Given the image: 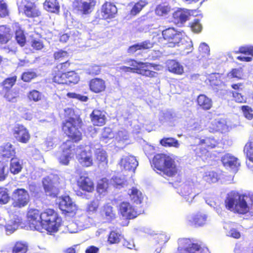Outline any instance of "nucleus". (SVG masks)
<instances>
[{
	"label": "nucleus",
	"instance_id": "nucleus-1",
	"mask_svg": "<svg viewBox=\"0 0 253 253\" xmlns=\"http://www.w3.org/2000/svg\"><path fill=\"white\" fill-rule=\"evenodd\" d=\"M27 218L31 229L42 232L44 229L49 233L56 232L61 221V218L51 209H47L41 213L37 209H30Z\"/></svg>",
	"mask_w": 253,
	"mask_h": 253
},
{
	"label": "nucleus",
	"instance_id": "nucleus-2",
	"mask_svg": "<svg viewBox=\"0 0 253 253\" xmlns=\"http://www.w3.org/2000/svg\"><path fill=\"white\" fill-rule=\"evenodd\" d=\"M225 203L226 208L232 211L240 214L250 211L253 214V196L231 192L227 194Z\"/></svg>",
	"mask_w": 253,
	"mask_h": 253
},
{
	"label": "nucleus",
	"instance_id": "nucleus-3",
	"mask_svg": "<svg viewBox=\"0 0 253 253\" xmlns=\"http://www.w3.org/2000/svg\"><path fill=\"white\" fill-rule=\"evenodd\" d=\"M155 170L160 171V174L172 177L175 175L178 171L174 158L165 154H158L156 155L152 164Z\"/></svg>",
	"mask_w": 253,
	"mask_h": 253
},
{
	"label": "nucleus",
	"instance_id": "nucleus-4",
	"mask_svg": "<svg viewBox=\"0 0 253 253\" xmlns=\"http://www.w3.org/2000/svg\"><path fill=\"white\" fill-rule=\"evenodd\" d=\"M81 123L80 119L70 117L63 124L62 129L64 133L75 142L82 139V133L79 130Z\"/></svg>",
	"mask_w": 253,
	"mask_h": 253
},
{
	"label": "nucleus",
	"instance_id": "nucleus-5",
	"mask_svg": "<svg viewBox=\"0 0 253 253\" xmlns=\"http://www.w3.org/2000/svg\"><path fill=\"white\" fill-rule=\"evenodd\" d=\"M124 62L131 66V68H135V69L132 70V73H136L150 78L155 77L157 75L156 72L150 70L152 67L151 64L137 62L131 59H126Z\"/></svg>",
	"mask_w": 253,
	"mask_h": 253
},
{
	"label": "nucleus",
	"instance_id": "nucleus-6",
	"mask_svg": "<svg viewBox=\"0 0 253 253\" xmlns=\"http://www.w3.org/2000/svg\"><path fill=\"white\" fill-rule=\"evenodd\" d=\"M75 145L73 141L67 140L61 145L62 152L57 155L59 163L64 165H68L70 160L75 154Z\"/></svg>",
	"mask_w": 253,
	"mask_h": 253
},
{
	"label": "nucleus",
	"instance_id": "nucleus-7",
	"mask_svg": "<svg viewBox=\"0 0 253 253\" xmlns=\"http://www.w3.org/2000/svg\"><path fill=\"white\" fill-rule=\"evenodd\" d=\"M200 190L193 181H188L182 184L179 188L178 193L187 202L191 203L196 196L198 194Z\"/></svg>",
	"mask_w": 253,
	"mask_h": 253
},
{
	"label": "nucleus",
	"instance_id": "nucleus-8",
	"mask_svg": "<svg viewBox=\"0 0 253 253\" xmlns=\"http://www.w3.org/2000/svg\"><path fill=\"white\" fill-rule=\"evenodd\" d=\"M217 143L216 140L213 137H207L204 139L199 140L198 145H192V149L195 152V154L201 158L203 160L206 158L208 151L204 147L207 148H212L215 147Z\"/></svg>",
	"mask_w": 253,
	"mask_h": 253
},
{
	"label": "nucleus",
	"instance_id": "nucleus-9",
	"mask_svg": "<svg viewBox=\"0 0 253 253\" xmlns=\"http://www.w3.org/2000/svg\"><path fill=\"white\" fill-rule=\"evenodd\" d=\"M75 154L79 162L84 167H88L92 165L90 148L87 145H80L75 148Z\"/></svg>",
	"mask_w": 253,
	"mask_h": 253
},
{
	"label": "nucleus",
	"instance_id": "nucleus-10",
	"mask_svg": "<svg viewBox=\"0 0 253 253\" xmlns=\"http://www.w3.org/2000/svg\"><path fill=\"white\" fill-rule=\"evenodd\" d=\"M178 243L177 253H200L202 250L200 245L194 243L189 239H180Z\"/></svg>",
	"mask_w": 253,
	"mask_h": 253
},
{
	"label": "nucleus",
	"instance_id": "nucleus-11",
	"mask_svg": "<svg viewBox=\"0 0 253 253\" xmlns=\"http://www.w3.org/2000/svg\"><path fill=\"white\" fill-rule=\"evenodd\" d=\"M184 33L177 31L173 28H169L163 31L162 36L168 46L171 47H176L177 42L180 41Z\"/></svg>",
	"mask_w": 253,
	"mask_h": 253
},
{
	"label": "nucleus",
	"instance_id": "nucleus-12",
	"mask_svg": "<svg viewBox=\"0 0 253 253\" xmlns=\"http://www.w3.org/2000/svg\"><path fill=\"white\" fill-rule=\"evenodd\" d=\"M12 205L14 207L22 208L26 206L29 201L28 192L23 188L15 190L12 194Z\"/></svg>",
	"mask_w": 253,
	"mask_h": 253
},
{
	"label": "nucleus",
	"instance_id": "nucleus-13",
	"mask_svg": "<svg viewBox=\"0 0 253 253\" xmlns=\"http://www.w3.org/2000/svg\"><path fill=\"white\" fill-rule=\"evenodd\" d=\"M17 4L19 11H23L28 17H37L41 13L35 4L27 0H21L17 2Z\"/></svg>",
	"mask_w": 253,
	"mask_h": 253
},
{
	"label": "nucleus",
	"instance_id": "nucleus-14",
	"mask_svg": "<svg viewBox=\"0 0 253 253\" xmlns=\"http://www.w3.org/2000/svg\"><path fill=\"white\" fill-rule=\"evenodd\" d=\"M13 134L15 138L19 142L27 143L30 138V135L27 128L19 124H16L13 128Z\"/></svg>",
	"mask_w": 253,
	"mask_h": 253
},
{
	"label": "nucleus",
	"instance_id": "nucleus-15",
	"mask_svg": "<svg viewBox=\"0 0 253 253\" xmlns=\"http://www.w3.org/2000/svg\"><path fill=\"white\" fill-rule=\"evenodd\" d=\"M208 216L207 214L198 212L195 214L189 215L187 217L188 224L196 227L204 226L207 221Z\"/></svg>",
	"mask_w": 253,
	"mask_h": 253
},
{
	"label": "nucleus",
	"instance_id": "nucleus-16",
	"mask_svg": "<svg viewBox=\"0 0 253 253\" xmlns=\"http://www.w3.org/2000/svg\"><path fill=\"white\" fill-rule=\"evenodd\" d=\"M210 132L220 131L221 133L228 132L231 127L228 125L227 121L223 119H216L212 121L208 127Z\"/></svg>",
	"mask_w": 253,
	"mask_h": 253
},
{
	"label": "nucleus",
	"instance_id": "nucleus-17",
	"mask_svg": "<svg viewBox=\"0 0 253 253\" xmlns=\"http://www.w3.org/2000/svg\"><path fill=\"white\" fill-rule=\"evenodd\" d=\"M119 164L121 168L126 170L134 171L138 165V163L134 156L129 155L123 156Z\"/></svg>",
	"mask_w": 253,
	"mask_h": 253
},
{
	"label": "nucleus",
	"instance_id": "nucleus-18",
	"mask_svg": "<svg viewBox=\"0 0 253 253\" xmlns=\"http://www.w3.org/2000/svg\"><path fill=\"white\" fill-rule=\"evenodd\" d=\"M60 209L66 212L75 213L77 207L69 196H62L59 202Z\"/></svg>",
	"mask_w": 253,
	"mask_h": 253
},
{
	"label": "nucleus",
	"instance_id": "nucleus-19",
	"mask_svg": "<svg viewBox=\"0 0 253 253\" xmlns=\"http://www.w3.org/2000/svg\"><path fill=\"white\" fill-rule=\"evenodd\" d=\"M94 4V0H74L73 2L74 7L84 14L90 13Z\"/></svg>",
	"mask_w": 253,
	"mask_h": 253
},
{
	"label": "nucleus",
	"instance_id": "nucleus-20",
	"mask_svg": "<svg viewBox=\"0 0 253 253\" xmlns=\"http://www.w3.org/2000/svg\"><path fill=\"white\" fill-rule=\"evenodd\" d=\"M221 161L225 168L232 169L233 172H236L240 166L238 159L230 154H226L223 156Z\"/></svg>",
	"mask_w": 253,
	"mask_h": 253
},
{
	"label": "nucleus",
	"instance_id": "nucleus-21",
	"mask_svg": "<svg viewBox=\"0 0 253 253\" xmlns=\"http://www.w3.org/2000/svg\"><path fill=\"white\" fill-rule=\"evenodd\" d=\"M193 14V10L178 8L173 13L172 16L175 23L183 24L188 20L190 16Z\"/></svg>",
	"mask_w": 253,
	"mask_h": 253
},
{
	"label": "nucleus",
	"instance_id": "nucleus-22",
	"mask_svg": "<svg viewBox=\"0 0 253 253\" xmlns=\"http://www.w3.org/2000/svg\"><path fill=\"white\" fill-rule=\"evenodd\" d=\"M120 211L123 216L129 219L134 218L138 215L133 207L126 202H123L120 204Z\"/></svg>",
	"mask_w": 253,
	"mask_h": 253
},
{
	"label": "nucleus",
	"instance_id": "nucleus-23",
	"mask_svg": "<svg viewBox=\"0 0 253 253\" xmlns=\"http://www.w3.org/2000/svg\"><path fill=\"white\" fill-rule=\"evenodd\" d=\"M69 63L66 61L60 64L57 66V69L59 70L58 72L53 77V81L54 82L59 84H67V73H62L65 69L69 66Z\"/></svg>",
	"mask_w": 253,
	"mask_h": 253
},
{
	"label": "nucleus",
	"instance_id": "nucleus-24",
	"mask_svg": "<svg viewBox=\"0 0 253 253\" xmlns=\"http://www.w3.org/2000/svg\"><path fill=\"white\" fill-rule=\"evenodd\" d=\"M52 175L48 176L44 178L42 184L46 195L54 197L58 194V190L52 181Z\"/></svg>",
	"mask_w": 253,
	"mask_h": 253
},
{
	"label": "nucleus",
	"instance_id": "nucleus-25",
	"mask_svg": "<svg viewBox=\"0 0 253 253\" xmlns=\"http://www.w3.org/2000/svg\"><path fill=\"white\" fill-rule=\"evenodd\" d=\"M117 12L116 6L110 2L104 3L101 8V18L104 19L114 18Z\"/></svg>",
	"mask_w": 253,
	"mask_h": 253
},
{
	"label": "nucleus",
	"instance_id": "nucleus-26",
	"mask_svg": "<svg viewBox=\"0 0 253 253\" xmlns=\"http://www.w3.org/2000/svg\"><path fill=\"white\" fill-rule=\"evenodd\" d=\"M105 112L98 109L94 110L90 114L91 121L94 126H102L106 122Z\"/></svg>",
	"mask_w": 253,
	"mask_h": 253
},
{
	"label": "nucleus",
	"instance_id": "nucleus-27",
	"mask_svg": "<svg viewBox=\"0 0 253 253\" xmlns=\"http://www.w3.org/2000/svg\"><path fill=\"white\" fill-rule=\"evenodd\" d=\"M94 149V155L98 164L102 166H106L108 162L107 152L99 144L95 145Z\"/></svg>",
	"mask_w": 253,
	"mask_h": 253
},
{
	"label": "nucleus",
	"instance_id": "nucleus-28",
	"mask_svg": "<svg viewBox=\"0 0 253 253\" xmlns=\"http://www.w3.org/2000/svg\"><path fill=\"white\" fill-rule=\"evenodd\" d=\"M90 90L95 93L104 91L106 89V82L102 79L95 78L91 79L89 83Z\"/></svg>",
	"mask_w": 253,
	"mask_h": 253
},
{
	"label": "nucleus",
	"instance_id": "nucleus-29",
	"mask_svg": "<svg viewBox=\"0 0 253 253\" xmlns=\"http://www.w3.org/2000/svg\"><path fill=\"white\" fill-rule=\"evenodd\" d=\"M177 47H179V50L183 55H187L191 52L193 50V44L191 40L188 38H185L184 34L182 38L176 44Z\"/></svg>",
	"mask_w": 253,
	"mask_h": 253
},
{
	"label": "nucleus",
	"instance_id": "nucleus-30",
	"mask_svg": "<svg viewBox=\"0 0 253 253\" xmlns=\"http://www.w3.org/2000/svg\"><path fill=\"white\" fill-rule=\"evenodd\" d=\"M77 182L78 186L83 190L91 192L94 189L93 183L86 174L81 175Z\"/></svg>",
	"mask_w": 253,
	"mask_h": 253
},
{
	"label": "nucleus",
	"instance_id": "nucleus-31",
	"mask_svg": "<svg viewBox=\"0 0 253 253\" xmlns=\"http://www.w3.org/2000/svg\"><path fill=\"white\" fill-rule=\"evenodd\" d=\"M86 219V215H83L81 217L80 219L78 220V222H72L67 225V229L70 233H77L79 231L82 230L83 228H86L87 225L84 222V220Z\"/></svg>",
	"mask_w": 253,
	"mask_h": 253
},
{
	"label": "nucleus",
	"instance_id": "nucleus-32",
	"mask_svg": "<svg viewBox=\"0 0 253 253\" xmlns=\"http://www.w3.org/2000/svg\"><path fill=\"white\" fill-rule=\"evenodd\" d=\"M128 195L130 201L136 204H140L143 201V196L142 192L135 187L128 189Z\"/></svg>",
	"mask_w": 253,
	"mask_h": 253
},
{
	"label": "nucleus",
	"instance_id": "nucleus-33",
	"mask_svg": "<svg viewBox=\"0 0 253 253\" xmlns=\"http://www.w3.org/2000/svg\"><path fill=\"white\" fill-rule=\"evenodd\" d=\"M11 37V31L8 27L6 25L0 26V43L6 44Z\"/></svg>",
	"mask_w": 253,
	"mask_h": 253
},
{
	"label": "nucleus",
	"instance_id": "nucleus-34",
	"mask_svg": "<svg viewBox=\"0 0 253 253\" xmlns=\"http://www.w3.org/2000/svg\"><path fill=\"white\" fill-rule=\"evenodd\" d=\"M167 66L169 72L174 74L181 75L183 72V67L178 62L171 60L167 62Z\"/></svg>",
	"mask_w": 253,
	"mask_h": 253
},
{
	"label": "nucleus",
	"instance_id": "nucleus-35",
	"mask_svg": "<svg viewBox=\"0 0 253 253\" xmlns=\"http://www.w3.org/2000/svg\"><path fill=\"white\" fill-rule=\"evenodd\" d=\"M153 46V43L149 41H145L130 46L127 49V52L130 54H133L138 50L149 49L152 48Z\"/></svg>",
	"mask_w": 253,
	"mask_h": 253
},
{
	"label": "nucleus",
	"instance_id": "nucleus-36",
	"mask_svg": "<svg viewBox=\"0 0 253 253\" xmlns=\"http://www.w3.org/2000/svg\"><path fill=\"white\" fill-rule=\"evenodd\" d=\"M43 7L46 11L54 13L59 12L60 5L57 0H45Z\"/></svg>",
	"mask_w": 253,
	"mask_h": 253
},
{
	"label": "nucleus",
	"instance_id": "nucleus-37",
	"mask_svg": "<svg viewBox=\"0 0 253 253\" xmlns=\"http://www.w3.org/2000/svg\"><path fill=\"white\" fill-rule=\"evenodd\" d=\"M102 216L107 221H111L115 218V213L113 208L109 205H104L101 211Z\"/></svg>",
	"mask_w": 253,
	"mask_h": 253
},
{
	"label": "nucleus",
	"instance_id": "nucleus-38",
	"mask_svg": "<svg viewBox=\"0 0 253 253\" xmlns=\"http://www.w3.org/2000/svg\"><path fill=\"white\" fill-rule=\"evenodd\" d=\"M0 150L1 152L2 156L5 158H10L14 156L15 154V148L10 143H5L1 146Z\"/></svg>",
	"mask_w": 253,
	"mask_h": 253
},
{
	"label": "nucleus",
	"instance_id": "nucleus-39",
	"mask_svg": "<svg viewBox=\"0 0 253 253\" xmlns=\"http://www.w3.org/2000/svg\"><path fill=\"white\" fill-rule=\"evenodd\" d=\"M198 105L204 110L210 109L212 106L211 100L204 94H200L197 98Z\"/></svg>",
	"mask_w": 253,
	"mask_h": 253
},
{
	"label": "nucleus",
	"instance_id": "nucleus-40",
	"mask_svg": "<svg viewBox=\"0 0 253 253\" xmlns=\"http://www.w3.org/2000/svg\"><path fill=\"white\" fill-rule=\"evenodd\" d=\"M160 144L164 147H174L178 148L180 147L179 141L173 137H165L162 139L160 141Z\"/></svg>",
	"mask_w": 253,
	"mask_h": 253
},
{
	"label": "nucleus",
	"instance_id": "nucleus-41",
	"mask_svg": "<svg viewBox=\"0 0 253 253\" xmlns=\"http://www.w3.org/2000/svg\"><path fill=\"white\" fill-rule=\"evenodd\" d=\"M21 219L18 217L10 220L5 225V230L7 234H10L15 231L18 227Z\"/></svg>",
	"mask_w": 253,
	"mask_h": 253
},
{
	"label": "nucleus",
	"instance_id": "nucleus-42",
	"mask_svg": "<svg viewBox=\"0 0 253 253\" xmlns=\"http://www.w3.org/2000/svg\"><path fill=\"white\" fill-rule=\"evenodd\" d=\"M148 3V2L146 0H139L132 5L130 11V15L133 16L136 15Z\"/></svg>",
	"mask_w": 253,
	"mask_h": 253
},
{
	"label": "nucleus",
	"instance_id": "nucleus-43",
	"mask_svg": "<svg viewBox=\"0 0 253 253\" xmlns=\"http://www.w3.org/2000/svg\"><path fill=\"white\" fill-rule=\"evenodd\" d=\"M22 164L17 158H13L11 159L9 169L13 174H17L21 171Z\"/></svg>",
	"mask_w": 253,
	"mask_h": 253
},
{
	"label": "nucleus",
	"instance_id": "nucleus-44",
	"mask_svg": "<svg viewBox=\"0 0 253 253\" xmlns=\"http://www.w3.org/2000/svg\"><path fill=\"white\" fill-rule=\"evenodd\" d=\"M115 138L119 143L124 144L128 140L129 134L126 129L122 128L117 132Z\"/></svg>",
	"mask_w": 253,
	"mask_h": 253
},
{
	"label": "nucleus",
	"instance_id": "nucleus-45",
	"mask_svg": "<svg viewBox=\"0 0 253 253\" xmlns=\"http://www.w3.org/2000/svg\"><path fill=\"white\" fill-rule=\"evenodd\" d=\"M170 11V6L165 3L159 4L155 9L156 14L160 16H166L168 14Z\"/></svg>",
	"mask_w": 253,
	"mask_h": 253
},
{
	"label": "nucleus",
	"instance_id": "nucleus-46",
	"mask_svg": "<svg viewBox=\"0 0 253 253\" xmlns=\"http://www.w3.org/2000/svg\"><path fill=\"white\" fill-rule=\"evenodd\" d=\"M204 180L208 183H215L219 179L218 174L213 171H209L205 172L203 176Z\"/></svg>",
	"mask_w": 253,
	"mask_h": 253
},
{
	"label": "nucleus",
	"instance_id": "nucleus-47",
	"mask_svg": "<svg viewBox=\"0 0 253 253\" xmlns=\"http://www.w3.org/2000/svg\"><path fill=\"white\" fill-rule=\"evenodd\" d=\"M28 245L25 242H17L12 250V253H26L28 250Z\"/></svg>",
	"mask_w": 253,
	"mask_h": 253
},
{
	"label": "nucleus",
	"instance_id": "nucleus-48",
	"mask_svg": "<svg viewBox=\"0 0 253 253\" xmlns=\"http://www.w3.org/2000/svg\"><path fill=\"white\" fill-rule=\"evenodd\" d=\"M108 187V180L106 178H103L98 181L97 191L100 194H105Z\"/></svg>",
	"mask_w": 253,
	"mask_h": 253
},
{
	"label": "nucleus",
	"instance_id": "nucleus-49",
	"mask_svg": "<svg viewBox=\"0 0 253 253\" xmlns=\"http://www.w3.org/2000/svg\"><path fill=\"white\" fill-rule=\"evenodd\" d=\"M244 151L249 161L253 163V141L248 142L245 145Z\"/></svg>",
	"mask_w": 253,
	"mask_h": 253
},
{
	"label": "nucleus",
	"instance_id": "nucleus-50",
	"mask_svg": "<svg viewBox=\"0 0 253 253\" xmlns=\"http://www.w3.org/2000/svg\"><path fill=\"white\" fill-rule=\"evenodd\" d=\"M99 203L97 200H93L88 203L86 205V210L89 213L95 212L98 208Z\"/></svg>",
	"mask_w": 253,
	"mask_h": 253
},
{
	"label": "nucleus",
	"instance_id": "nucleus-51",
	"mask_svg": "<svg viewBox=\"0 0 253 253\" xmlns=\"http://www.w3.org/2000/svg\"><path fill=\"white\" fill-rule=\"evenodd\" d=\"M80 80L79 76L74 71H70L67 73V84L71 83L77 84Z\"/></svg>",
	"mask_w": 253,
	"mask_h": 253
},
{
	"label": "nucleus",
	"instance_id": "nucleus-52",
	"mask_svg": "<svg viewBox=\"0 0 253 253\" xmlns=\"http://www.w3.org/2000/svg\"><path fill=\"white\" fill-rule=\"evenodd\" d=\"M9 199L10 197L7 189L3 187L0 188V204H5Z\"/></svg>",
	"mask_w": 253,
	"mask_h": 253
},
{
	"label": "nucleus",
	"instance_id": "nucleus-53",
	"mask_svg": "<svg viewBox=\"0 0 253 253\" xmlns=\"http://www.w3.org/2000/svg\"><path fill=\"white\" fill-rule=\"evenodd\" d=\"M121 240V235L115 231H111L109 235L108 242L110 244H118Z\"/></svg>",
	"mask_w": 253,
	"mask_h": 253
},
{
	"label": "nucleus",
	"instance_id": "nucleus-54",
	"mask_svg": "<svg viewBox=\"0 0 253 253\" xmlns=\"http://www.w3.org/2000/svg\"><path fill=\"white\" fill-rule=\"evenodd\" d=\"M8 173V168L3 162H0V180H3Z\"/></svg>",
	"mask_w": 253,
	"mask_h": 253
},
{
	"label": "nucleus",
	"instance_id": "nucleus-55",
	"mask_svg": "<svg viewBox=\"0 0 253 253\" xmlns=\"http://www.w3.org/2000/svg\"><path fill=\"white\" fill-rule=\"evenodd\" d=\"M199 51L203 57H207L210 54V48L206 43H201L199 47Z\"/></svg>",
	"mask_w": 253,
	"mask_h": 253
},
{
	"label": "nucleus",
	"instance_id": "nucleus-56",
	"mask_svg": "<svg viewBox=\"0 0 253 253\" xmlns=\"http://www.w3.org/2000/svg\"><path fill=\"white\" fill-rule=\"evenodd\" d=\"M67 96L70 98L80 100L82 102H86L88 100V97L87 96L75 92H68L67 94Z\"/></svg>",
	"mask_w": 253,
	"mask_h": 253
},
{
	"label": "nucleus",
	"instance_id": "nucleus-57",
	"mask_svg": "<svg viewBox=\"0 0 253 253\" xmlns=\"http://www.w3.org/2000/svg\"><path fill=\"white\" fill-rule=\"evenodd\" d=\"M15 38L17 42L21 46H23L26 42L25 36L22 31L19 30H17L15 32Z\"/></svg>",
	"mask_w": 253,
	"mask_h": 253
},
{
	"label": "nucleus",
	"instance_id": "nucleus-58",
	"mask_svg": "<svg viewBox=\"0 0 253 253\" xmlns=\"http://www.w3.org/2000/svg\"><path fill=\"white\" fill-rule=\"evenodd\" d=\"M243 72L241 68L234 69L230 73L228 74L229 78H236L237 79H241L243 77Z\"/></svg>",
	"mask_w": 253,
	"mask_h": 253
},
{
	"label": "nucleus",
	"instance_id": "nucleus-59",
	"mask_svg": "<svg viewBox=\"0 0 253 253\" xmlns=\"http://www.w3.org/2000/svg\"><path fill=\"white\" fill-rule=\"evenodd\" d=\"M191 30L195 33H199L201 31L202 26L198 19H195L190 24Z\"/></svg>",
	"mask_w": 253,
	"mask_h": 253
},
{
	"label": "nucleus",
	"instance_id": "nucleus-60",
	"mask_svg": "<svg viewBox=\"0 0 253 253\" xmlns=\"http://www.w3.org/2000/svg\"><path fill=\"white\" fill-rule=\"evenodd\" d=\"M237 53H241L253 56V46L245 45L240 47Z\"/></svg>",
	"mask_w": 253,
	"mask_h": 253
},
{
	"label": "nucleus",
	"instance_id": "nucleus-61",
	"mask_svg": "<svg viewBox=\"0 0 253 253\" xmlns=\"http://www.w3.org/2000/svg\"><path fill=\"white\" fill-rule=\"evenodd\" d=\"M242 110L244 116L248 120H252L253 118V110L248 106H243Z\"/></svg>",
	"mask_w": 253,
	"mask_h": 253
},
{
	"label": "nucleus",
	"instance_id": "nucleus-62",
	"mask_svg": "<svg viewBox=\"0 0 253 253\" xmlns=\"http://www.w3.org/2000/svg\"><path fill=\"white\" fill-rule=\"evenodd\" d=\"M36 77V74L34 72L28 71L22 74L21 79L24 82H29Z\"/></svg>",
	"mask_w": 253,
	"mask_h": 253
},
{
	"label": "nucleus",
	"instance_id": "nucleus-63",
	"mask_svg": "<svg viewBox=\"0 0 253 253\" xmlns=\"http://www.w3.org/2000/svg\"><path fill=\"white\" fill-rule=\"evenodd\" d=\"M111 182L115 187L120 188L125 184V180L119 177L114 176L112 178Z\"/></svg>",
	"mask_w": 253,
	"mask_h": 253
},
{
	"label": "nucleus",
	"instance_id": "nucleus-64",
	"mask_svg": "<svg viewBox=\"0 0 253 253\" xmlns=\"http://www.w3.org/2000/svg\"><path fill=\"white\" fill-rule=\"evenodd\" d=\"M16 80V76H13L5 79L3 83V87L6 89H9L14 85Z\"/></svg>",
	"mask_w": 253,
	"mask_h": 253
}]
</instances>
